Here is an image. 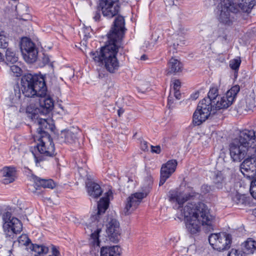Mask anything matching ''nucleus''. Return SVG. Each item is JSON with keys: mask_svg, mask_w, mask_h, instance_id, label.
<instances>
[{"mask_svg": "<svg viewBox=\"0 0 256 256\" xmlns=\"http://www.w3.org/2000/svg\"><path fill=\"white\" fill-rule=\"evenodd\" d=\"M21 90L23 94L28 98H39V107L32 110L28 107V117L38 124L37 134L34 136V140L38 137L50 136L48 131H53L54 128L50 118H40V115H46L54 108L53 100L47 96V88L43 76L27 74L21 78Z\"/></svg>", "mask_w": 256, "mask_h": 256, "instance_id": "obj_1", "label": "nucleus"}, {"mask_svg": "<svg viewBox=\"0 0 256 256\" xmlns=\"http://www.w3.org/2000/svg\"><path fill=\"white\" fill-rule=\"evenodd\" d=\"M124 24V17L118 16L114 22L113 27L107 34L108 42L106 46L102 47L99 51H92L90 53L96 64L103 66L112 74L117 72L120 66L116 55L126 30Z\"/></svg>", "mask_w": 256, "mask_h": 256, "instance_id": "obj_2", "label": "nucleus"}, {"mask_svg": "<svg viewBox=\"0 0 256 256\" xmlns=\"http://www.w3.org/2000/svg\"><path fill=\"white\" fill-rule=\"evenodd\" d=\"M186 232L192 236L200 233L202 226L212 228L216 221V216L204 203L189 204L181 210Z\"/></svg>", "mask_w": 256, "mask_h": 256, "instance_id": "obj_3", "label": "nucleus"}, {"mask_svg": "<svg viewBox=\"0 0 256 256\" xmlns=\"http://www.w3.org/2000/svg\"><path fill=\"white\" fill-rule=\"evenodd\" d=\"M218 90L216 86L210 88L208 96L203 98L198 104L196 110L193 114V122L199 126L204 122L211 114L212 104H215L218 98Z\"/></svg>", "mask_w": 256, "mask_h": 256, "instance_id": "obj_4", "label": "nucleus"}, {"mask_svg": "<svg viewBox=\"0 0 256 256\" xmlns=\"http://www.w3.org/2000/svg\"><path fill=\"white\" fill-rule=\"evenodd\" d=\"M208 241L213 249L218 252L228 250L232 243V237L226 232L213 233L210 235Z\"/></svg>", "mask_w": 256, "mask_h": 256, "instance_id": "obj_5", "label": "nucleus"}, {"mask_svg": "<svg viewBox=\"0 0 256 256\" xmlns=\"http://www.w3.org/2000/svg\"><path fill=\"white\" fill-rule=\"evenodd\" d=\"M39 143L36 148L41 156H36L34 154L36 162L44 160V156H52L54 154V146L52 140L50 136L45 135L44 137L36 138Z\"/></svg>", "mask_w": 256, "mask_h": 256, "instance_id": "obj_6", "label": "nucleus"}, {"mask_svg": "<svg viewBox=\"0 0 256 256\" xmlns=\"http://www.w3.org/2000/svg\"><path fill=\"white\" fill-rule=\"evenodd\" d=\"M3 230L6 237L13 238L15 235L20 234L22 230L20 221L16 218H11L10 214L6 212L2 216Z\"/></svg>", "mask_w": 256, "mask_h": 256, "instance_id": "obj_7", "label": "nucleus"}, {"mask_svg": "<svg viewBox=\"0 0 256 256\" xmlns=\"http://www.w3.org/2000/svg\"><path fill=\"white\" fill-rule=\"evenodd\" d=\"M236 11L237 10L233 4L230 3L228 0H224L218 6L215 12L220 22L230 24L233 20V16L231 13L236 12Z\"/></svg>", "mask_w": 256, "mask_h": 256, "instance_id": "obj_8", "label": "nucleus"}, {"mask_svg": "<svg viewBox=\"0 0 256 256\" xmlns=\"http://www.w3.org/2000/svg\"><path fill=\"white\" fill-rule=\"evenodd\" d=\"M240 90V86L235 85L229 90L224 96L218 97V100H216L215 104H212L211 112L214 114L217 110L228 108L232 104Z\"/></svg>", "mask_w": 256, "mask_h": 256, "instance_id": "obj_9", "label": "nucleus"}, {"mask_svg": "<svg viewBox=\"0 0 256 256\" xmlns=\"http://www.w3.org/2000/svg\"><path fill=\"white\" fill-rule=\"evenodd\" d=\"M252 148H248L242 146L240 141L234 139L230 144V156L234 162H240L248 154H252L254 152Z\"/></svg>", "mask_w": 256, "mask_h": 256, "instance_id": "obj_10", "label": "nucleus"}, {"mask_svg": "<svg viewBox=\"0 0 256 256\" xmlns=\"http://www.w3.org/2000/svg\"><path fill=\"white\" fill-rule=\"evenodd\" d=\"M30 183L28 184V189L30 192L36 196H40L42 194L41 188H54L56 184L52 179L40 178L39 177H30Z\"/></svg>", "mask_w": 256, "mask_h": 256, "instance_id": "obj_11", "label": "nucleus"}, {"mask_svg": "<svg viewBox=\"0 0 256 256\" xmlns=\"http://www.w3.org/2000/svg\"><path fill=\"white\" fill-rule=\"evenodd\" d=\"M20 50L24 60L28 63H33L38 58V52L34 44L29 38H22L20 43Z\"/></svg>", "mask_w": 256, "mask_h": 256, "instance_id": "obj_12", "label": "nucleus"}, {"mask_svg": "<svg viewBox=\"0 0 256 256\" xmlns=\"http://www.w3.org/2000/svg\"><path fill=\"white\" fill-rule=\"evenodd\" d=\"M98 216H92L88 228L90 230L92 234L89 239L90 244L94 246H100V233L102 231V224L97 218Z\"/></svg>", "mask_w": 256, "mask_h": 256, "instance_id": "obj_13", "label": "nucleus"}, {"mask_svg": "<svg viewBox=\"0 0 256 256\" xmlns=\"http://www.w3.org/2000/svg\"><path fill=\"white\" fill-rule=\"evenodd\" d=\"M240 141L242 146L252 148L254 152H256V130H244L240 132L238 138H235Z\"/></svg>", "mask_w": 256, "mask_h": 256, "instance_id": "obj_14", "label": "nucleus"}, {"mask_svg": "<svg viewBox=\"0 0 256 256\" xmlns=\"http://www.w3.org/2000/svg\"><path fill=\"white\" fill-rule=\"evenodd\" d=\"M195 192L191 188H180L176 191H171L170 192V200L172 202H176L179 204H183L191 197L194 196Z\"/></svg>", "mask_w": 256, "mask_h": 256, "instance_id": "obj_15", "label": "nucleus"}, {"mask_svg": "<svg viewBox=\"0 0 256 256\" xmlns=\"http://www.w3.org/2000/svg\"><path fill=\"white\" fill-rule=\"evenodd\" d=\"M118 0H101L98 8H100L103 16L108 18L117 15L120 11V6L115 2Z\"/></svg>", "mask_w": 256, "mask_h": 256, "instance_id": "obj_16", "label": "nucleus"}, {"mask_svg": "<svg viewBox=\"0 0 256 256\" xmlns=\"http://www.w3.org/2000/svg\"><path fill=\"white\" fill-rule=\"evenodd\" d=\"M248 158L240 165V170L244 176H254L256 172V152L248 154Z\"/></svg>", "mask_w": 256, "mask_h": 256, "instance_id": "obj_17", "label": "nucleus"}, {"mask_svg": "<svg viewBox=\"0 0 256 256\" xmlns=\"http://www.w3.org/2000/svg\"><path fill=\"white\" fill-rule=\"evenodd\" d=\"M148 194V192H136L132 194L127 199L126 204L124 208L125 215L130 214L139 205L142 200Z\"/></svg>", "mask_w": 256, "mask_h": 256, "instance_id": "obj_18", "label": "nucleus"}, {"mask_svg": "<svg viewBox=\"0 0 256 256\" xmlns=\"http://www.w3.org/2000/svg\"><path fill=\"white\" fill-rule=\"evenodd\" d=\"M106 226V232L110 238L114 242L118 241L122 232L119 222L116 219H112Z\"/></svg>", "mask_w": 256, "mask_h": 256, "instance_id": "obj_19", "label": "nucleus"}, {"mask_svg": "<svg viewBox=\"0 0 256 256\" xmlns=\"http://www.w3.org/2000/svg\"><path fill=\"white\" fill-rule=\"evenodd\" d=\"M86 188L88 196L92 198H98L102 192L100 184L89 178L86 181Z\"/></svg>", "mask_w": 256, "mask_h": 256, "instance_id": "obj_20", "label": "nucleus"}, {"mask_svg": "<svg viewBox=\"0 0 256 256\" xmlns=\"http://www.w3.org/2000/svg\"><path fill=\"white\" fill-rule=\"evenodd\" d=\"M113 198V192L111 189L104 193V196L100 200L98 203V215L104 214L108 209L110 201Z\"/></svg>", "mask_w": 256, "mask_h": 256, "instance_id": "obj_21", "label": "nucleus"}, {"mask_svg": "<svg viewBox=\"0 0 256 256\" xmlns=\"http://www.w3.org/2000/svg\"><path fill=\"white\" fill-rule=\"evenodd\" d=\"M122 250L118 246H105L100 248V256H122Z\"/></svg>", "mask_w": 256, "mask_h": 256, "instance_id": "obj_22", "label": "nucleus"}, {"mask_svg": "<svg viewBox=\"0 0 256 256\" xmlns=\"http://www.w3.org/2000/svg\"><path fill=\"white\" fill-rule=\"evenodd\" d=\"M168 66L167 74H176L182 71L183 65L179 60L172 58L170 60Z\"/></svg>", "mask_w": 256, "mask_h": 256, "instance_id": "obj_23", "label": "nucleus"}, {"mask_svg": "<svg viewBox=\"0 0 256 256\" xmlns=\"http://www.w3.org/2000/svg\"><path fill=\"white\" fill-rule=\"evenodd\" d=\"M177 162L172 160L162 165L160 170V176H169L176 170Z\"/></svg>", "mask_w": 256, "mask_h": 256, "instance_id": "obj_24", "label": "nucleus"}, {"mask_svg": "<svg viewBox=\"0 0 256 256\" xmlns=\"http://www.w3.org/2000/svg\"><path fill=\"white\" fill-rule=\"evenodd\" d=\"M242 248L244 254H252L256 250V241L252 238H248L242 244Z\"/></svg>", "mask_w": 256, "mask_h": 256, "instance_id": "obj_25", "label": "nucleus"}, {"mask_svg": "<svg viewBox=\"0 0 256 256\" xmlns=\"http://www.w3.org/2000/svg\"><path fill=\"white\" fill-rule=\"evenodd\" d=\"M78 128L76 127L71 126L68 130H65V143L73 144L76 141V134Z\"/></svg>", "mask_w": 256, "mask_h": 256, "instance_id": "obj_26", "label": "nucleus"}, {"mask_svg": "<svg viewBox=\"0 0 256 256\" xmlns=\"http://www.w3.org/2000/svg\"><path fill=\"white\" fill-rule=\"evenodd\" d=\"M238 6L242 12L250 13L256 4V0H238Z\"/></svg>", "mask_w": 256, "mask_h": 256, "instance_id": "obj_27", "label": "nucleus"}, {"mask_svg": "<svg viewBox=\"0 0 256 256\" xmlns=\"http://www.w3.org/2000/svg\"><path fill=\"white\" fill-rule=\"evenodd\" d=\"M6 60L7 64H14L18 62V57L14 51L8 48L6 52Z\"/></svg>", "mask_w": 256, "mask_h": 256, "instance_id": "obj_28", "label": "nucleus"}, {"mask_svg": "<svg viewBox=\"0 0 256 256\" xmlns=\"http://www.w3.org/2000/svg\"><path fill=\"white\" fill-rule=\"evenodd\" d=\"M2 176H15L18 174V170L14 166H6L0 170Z\"/></svg>", "mask_w": 256, "mask_h": 256, "instance_id": "obj_29", "label": "nucleus"}, {"mask_svg": "<svg viewBox=\"0 0 256 256\" xmlns=\"http://www.w3.org/2000/svg\"><path fill=\"white\" fill-rule=\"evenodd\" d=\"M226 169L224 160L222 158H219L216 165V170L217 172L216 176H220L221 175L224 174V172Z\"/></svg>", "mask_w": 256, "mask_h": 256, "instance_id": "obj_30", "label": "nucleus"}, {"mask_svg": "<svg viewBox=\"0 0 256 256\" xmlns=\"http://www.w3.org/2000/svg\"><path fill=\"white\" fill-rule=\"evenodd\" d=\"M222 33V30L220 28H216L211 32L208 35L209 41L210 42H214L218 38L221 36Z\"/></svg>", "mask_w": 256, "mask_h": 256, "instance_id": "obj_31", "label": "nucleus"}, {"mask_svg": "<svg viewBox=\"0 0 256 256\" xmlns=\"http://www.w3.org/2000/svg\"><path fill=\"white\" fill-rule=\"evenodd\" d=\"M32 250L38 254H46L48 252V247L43 245H38L37 244L32 245Z\"/></svg>", "mask_w": 256, "mask_h": 256, "instance_id": "obj_32", "label": "nucleus"}, {"mask_svg": "<svg viewBox=\"0 0 256 256\" xmlns=\"http://www.w3.org/2000/svg\"><path fill=\"white\" fill-rule=\"evenodd\" d=\"M14 96H12V102L14 104L17 103L19 101L20 96L21 92L20 90L18 84H16L14 86Z\"/></svg>", "mask_w": 256, "mask_h": 256, "instance_id": "obj_33", "label": "nucleus"}, {"mask_svg": "<svg viewBox=\"0 0 256 256\" xmlns=\"http://www.w3.org/2000/svg\"><path fill=\"white\" fill-rule=\"evenodd\" d=\"M4 32L0 30V48H6L8 46V38L4 35Z\"/></svg>", "mask_w": 256, "mask_h": 256, "instance_id": "obj_34", "label": "nucleus"}, {"mask_svg": "<svg viewBox=\"0 0 256 256\" xmlns=\"http://www.w3.org/2000/svg\"><path fill=\"white\" fill-rule=\"evenodd\" d=\"M18 242L21 246H28L30 242V240L26 234H22L18 238Z\"/></svg>", "mask_w": 256, "mask_h": 256, "instance_id": "obj_35", "label": "nucleus"}, {"mask_svg": "<svg viewBox=\"0 0 256 256\" xmlns=\"http://www.w3.org/2000/svg\"><path fill=\"white\" fill-rule=\"evenodd\" d=\"M10 70L16 76H19L21 75L22 70L21 68L17 65L12 64L10 66Z\"/></svg>", "mask_w": 256, "mask_h": 256, "instance_id": "obj_36", "label": "nucleus"}, {"mask_svg": "<svg viewBox=\"0 0 256 256\" xmlns=\"http://www.w3.org/2000/svg\"><path fill=\"white\" fill-rule=\"evenodd\" d=\"M240 62V58L232 60L230 62V66L232 69L236 70L239 68Z\"/></svg>", "mask_w": 256, "mask_h": 256, "instance_id": "obj_37", "label": "nucleus"}, {"mask_svg": "<svg viewBox=\"0 0 256 256\" xmlns=\"http://www.w3.org/2000/svg\"><path fill=\"white\" fill-rule=\"evenodd\" d=\"M250 192L252 196L256 200V177L251 182Z\"/></svg>", "mask_w": 256, "mask_h": 256, "instance_id": "obj_38", "label": "nucleus"}, {"mask_svg": "<svg viewBox=\"0 0 256 256\" xmlns=\"http://www.w3.org/2000/svg\"><path fill=\"white\" fill-rule=\"evenodd\" d=\"M91 28H83L82 30L79 32L80 36H83L84 38H88L90 37V32Z\"/></svg>", "mask_w": 256, "mask_h": 256, "instance_id": "obj_39", "label": "nucleus"}, {"mask_svg": "<svg viewBox=\"0 0 256 256\" xmlns=\"http://www.w3.org/2000/svg\"><path fill=\"white\" fill-rule=\"evenodd\" d=\"M228 256H242V254L238 250L232 248L228 254Z\"/></svg>", "mask_w": 256, "mask_h": 256, "instance_id": "obj_40", "label": "nucleus"}, {"mask_svg": "<svg viewBox=\"0 0 256 256\" xmlns=\"http://www.w3.org/2000/svg\"><path fill=\"white\" fill-rule=\"evenodd\" d=\"M15 179L14 177H5L2 180V183L4 184H8L14 182Z\"/></svg>", "mask_w": 256, "mask_h": 256, "instance_id": "obj_41", "label": "nucleus"}, {"mask_svg": "<svg viewBox=\"0 0 256 256\" xmlns=\"http://www.w3.org/2000/svg\"><path fill=\"white\" fill-rule=\"evenodd\" d=\"M174 90H179L180 87V82L178 80H175L173 82Z\"/></svg>", "mask_w": 256, "mask_h": 256, "instance_id": "obj_42", "label": "nucleus"}, {"mask_svg": "<svg viewBox=\"0 0 256 256\" xmlns=\"http://www.w3.org/2000/svg\"><path fill=\"white\" fill-rule=\"evenodd\" d=\"M140 148L142 150L146 151L148 150V143L144 140L140 142Z\"/></svg>", "mask_w": 256, "mask_h": 256, "instance_id": "obj_43", "label": "nucleus"}, {"mask_svg": "<svg viewBox=\"0 0 256 256\" xmlns=\"http://www.w3.org/2000/svg\"><path fill=\"white\" fill-rule=\"evenodd\" d=\"M151 151L153 153L160 154L161 152L160 147L159 146H151Z\"/></svg>", "mask_w": 256, "mask_h": 256, "instance_id": "obj_44", "label": "nucleus"}, {"mask_svg": "<svg viewBox=\"0 0 256 256\" xmlns=\"http://www.w3.org/2000/svg\"><path fill=\"white\" fill-rule=\"evenodd\" d=\"M78 174L80 176H88V174L86 170L82 168H78Z\"/></svg>", "mask_w": 256, "mask_h": 256, "instance_id": "obj_45", "label": "nucleus"}, {"mask_svg": "<svg viewBox=\"0 0 256 256\" xmlns=\"http://www.w3.org/2000/svg\"><path fill=\"white\" fill-rule=\"evenodd\" d=\"M98 8V10L95 12L94 15V18L96 21L99 20L100 19V8Z\"/></svg>", "mask_w": 256, "mask_h": 256, "instance_id": "obj_46", "label": "nucleus"}, {"mask_svg": "<svg viewBox=\"0 0 256 256\" xmlns=\"http://www.w3.org/2000/svg\"><path fill=\"white\" fill-rule=\"evenodd\" d=\"M65 72H66V74H68L70 77L73 76L74 75V70L70 68H68Z\"/></svg>", "mask_w": 256, "mask_h": 256, "instance_id": "obj_47", "label": "nucleus"}, {"mask_svg": "<svg viewBox=\"0 0 256 256\" xmlns=\"http://www.w3.org/2000/svg\"><path fill=\"white\" fill-rule=\"evenodd\" d=\"M174 96L177 100L180 98V94L179 90H174Z\"/></svg>", "mask_w": 256, "mask_h": 256, "instance_id": "obj_48", "label": "nucleus"}, {"mask_svg": "<svg viewBox=\"0 0 256 256\" xmlns=\"http://www.w3.org/2000/svg\"><path fill=\"white\" fill-rule=\"evenodd\" d=\"M168 177H160V179L159 182V186H162L166 182V178Z\"/></svg>", "mask_w": 256, "mask_h": 256, "instance_id": "obj_49", "label": "nucleus"}, {"mask_svg": "<svg viewBox=\"0 0 256 256\" xmlns=\"http://www.w3.org/2000/svg\"><path fill=\"white\" fill-rule=\"evenodd\" d=\"M43 62L45 64H48L50 62V59L48 56H44L43 58Z\"/></svg>", "mask_w": 256, "mask_h": 256, "instance_id": "obj_50", "label": "nucleus"}, {"mask_svg": "<svg viewBox=\"0 0 256 256\" xmlns=\"http://www.w3.org/2000/svg\"><path fill=\"white\" fill-rule=\"evenodd\" d=\"M52 254L54 256H58V254H59V252L56 249V248H55L54 247H53L52 248Z\"/></svg>", "mask_w": 256, "mask_h": 256, "instance_id": "obj_51", "label": "nucleus"}, {"mask_svg": "<svg viewBox=\"0 0 256 256\" xmlns=\"http://www.w3.org/2000/svg\"><path fill=\"white\" fill-rule=\"evenodd\" d=\"M243 196V195L238 194H236V198H234V200L235 201H236V200H239L242 198V197Z\"/></svg>", "mask_w": 256, "mask_h": 256, "instance_id": "obj_52", "label": "nucleus"}, {"mask_svg": "<svg viewBox=\"0 0 256 256\" xmlns=\"http://www.w3.org/2000/svg\"><path fill=\"white\" fill-rule=\"evenodd\" d=\"M173 103V101L172 100V97L171 96H168V104L170 106L171 104Z\"/></svg>", "mask_w": 256, "mask_h": 256, "instance_id": "obj_53", "label": "nucleus"}, {"mask_svg": "<svg viewBox=\"0 0 256 256\" xmlns=\"http://www.w3.org/2000/svg\"><path fill=\"white\" fill-rule=\"evenodd\" d=\"M148 58L147 56L145 54H143L140 56V60H145Z\"/></svg>", "mask_w": 256, "mask_h": 256, "instance_id": "obj_54", "label": "nucleus"}, {"mask_svg": "<svg viewBox=\"0 0 256 256\" xmlns=\"http://www.w3.org/2000/svg\"><path fill=\"white\" fill-rule=\"evenodd\" d=\"M220 38H222V40H226L227 39V36L226 35H224V36L221 35V36Z\"/></svg>", "mask_w": 256, "mask_h": 256, "instance_id": "obj_55", "label": "nucleus"}, {"mask_svg": "<svg viewBox=\"0 0 256 256\" xmlns=\"http://www.w3.org/2000/svg\"><path fill=\"white\" fill-rule=\"evenodd\" d=\"M123 112V110H118V116H120V114H122Z\"/></svg>", "mask_w": 256, "mask_h": 256, "instance_id": "obj_56", "label": "nucleus"}, {"mask_svg": "<svg viewBox=\"0 0 256 256\" xmlns=\"http://www.w3.org/2000/svg\"><path fill=\"white\" fill-rule=\"evenodd\" d=\"M2 60V54L0 52V61Z\"/></svg>", "mask_w": 256, "mask_h": 256, "instance_id": "obj_57", "label": "nucleus"}, {"mask_svg": "<svg viewBox=\"0 0 256 256\" xmlns=\"http://www.w3.org/2000/svg\"><path fill=\"white\" fill-rule=\"evenodd\" d=\"M254 214L256 216V208L254 210Z\"/></svg>", "mask_w": 256, "mask_h": 256, "instance_id": "obj_58", "label": "nucleus"}, {"mask_svg": "<svg viewBox=\"0 0 256 256\" xmlns=\"http://www.w3.org/2000/svg\"><path fill=\"white\" fill-rule=\"evenodd\" d=\"M195 95L196 96V98H198V96H197L198 94H196Z\"/></svg>", "mask_w": 256, "mask_h": 256, "instance_id": "obj_59", "label": "nucleus"}]
</instances>
